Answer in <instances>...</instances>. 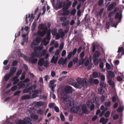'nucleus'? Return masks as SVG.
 <instances>
[{"instance_id":"nucleus-1","label":"nucleus","mask_w":124,"mask_h":124,"mask_svg":"<svg viewBox=\"0 0 124 124\" xmlns=\"http://www.w3.org/2000/svg\"><path fill=\"white\" fill-rule=\"evenodd\" d=\"M42 30V31H38L37 32V34H35V35H37L40 37H43L47 33V31H48L47 27L46 26L44 27Z\"/></svg>"},{"instance_id":"nucleus-2","label":"nucleus","mask_w":124,"mask_h":124,"mask_svg":"<svg viewBox=\"0 0 124 124\" xmlns=\"http://www.w3.org/2000/svg\"><path fill=\"white\" fill-rule=\"evenodd\" d=\"M80 81H79V83L81 84V86H85L87 85L89 83L88 81L87 80L86 78H84L83 79L80 78Z\"/></svg>"},{"instance_id":"nucleus-3","label":"nucleus","mask_w":124,"mask_h":124,"mask_svg":"<svg viewBox=\"0 0 124 124\" xmlns=\"http://www.w3.org/2000/svg\"><path fill=\"white\" fill-rule=\"evenodd\" d=\"M70 111L73 113H77L78 112H80V111L81 108L79 106H77L76 107H74L71 108Z\"/></svg>"},{"instance_id":"nucleus-4","label":"nucleus","mask_w":124,"mask_h":124,"mask_svg":"<svg viewBox=\"0 0 124 124\" xmlns=\"http://www.w3.org/2000/svg\"><path fill=\"white\" fill-rule=\"evenodd\" d=\"M64 91L67 93H71L73 92V88L71 86L67 85L65 87Z\"/></svg>"},{"instance_id":"nucleus-5","label":"nucleus","mask_w":124,"mask_h":124,"mask_svg":"<svg viewBox=\"0 0 124 124\" xmlns=\"http://www.w3.org/2000/svg\"><path fill=\"white\" fill-rule=\"evenodd\" d=\"M42 39L40 37H37L35 40L33 41L32 44L36 46L38 45L39 44Z\"/></svg>"},{"instance_id":"nucleus-6","label":"nucleus","mask_w":124,"mask_h":124,"mask_svg":"<svg viewBox=\"0 0 124 124\" xmlns=\"http://www.w3.org/2000/svg\"><path fill=\"white\" fill-rule=\"evenodd\" d=\"M17 85L18 86V88L19 89L25 88V84L23 82V81H21L18 83Z\"/></svg>"},{"instance_id":"nucleus-7","label":"nucleus","mask_w":124,"mask_h":124,"mask_svg":"<svg viewBox=\"0 0 124 124\" xmlns=\"http://www.w3.org/2000/svg\"><path fill=\"white\" fill-rule=\"evenodd\" d=\"M80 78H78L77 79V82H75L73 83L72 85L75 87L76 88H78L81 86V84L79 83V81H80Z\"/></svg>"},{"instance_id":"nucleus-8","label":"nucleus","mask_w":124,"mask_h":124,"mask_svg":"<svg viewBox=\"0 0 124 124\" xmlns=\"http://www.w3.org/2000/svg\"><path fill=\"white\" fill-rule=\"evenodd\" d=\"M108 74L107 76V78L108 79H112L115 76V74L114 72L111 71H108Z\"/></svg>"},{"instance_id":"nucleus-9","label":"nucleus","mask_w":124,"mask_h":124,"mask_svg":"<svg viewBox=\"0 0 124 124\" xmlns=\"http://www.w3.org/2000/svg\"><path fill=\"white\" fill-rule=\"evenodd\" d=\"M57 4L58 6V7L57 8L56 7L54 8H54H65V6L66 3L64 2H62V1H60L58 3H57Z\"/></svg>"},{"instance_id":"nucleus-10","label":"nucleus","mask_w":124,"mask_h":124,"mask_svg":"<svg viewBox=\"0 0 124 124\" xmlns=\"http://www.w3.org/2000/svg\"><path fill=\"white\" fill-rule=\"evenodd\" d=\"M81 110L83 113L86 114L88 112V110L86 108V105L85 104H83L81 106Z\"/></svg>"},{"instance_id":"nucleus-11","label":"nucleus","mask_w":124,"mask_h":124,"mask_svg":"<svg viewBox=\"0 0 124 124\" xmlns=\"http://www.w3.org/2000/svg\"><path fill=\"white\" fill-rule=\"evenodd\" d=\"M16 68L14 67H12L10 69V72L9 74L10 75L12 76L16 72Z\"/></svg>"},{"instance_id":"nucleus-12","label":"nucleus","mask_w":124,"mask_h":124,"mask_svg":"<svg viewBox=\"0 0 124 124\" xmlns=\"http://www.w3.org/2000/svg\"><path fill=\"white\" fill-rule=\"evenodd\" d=\"M63 12L62 13V15L63 16H68L69 14V12L68 9L69 8H62Z\"/></svg>"},{"instance_id":"nucleus-13","label":"nucleus","mask_w":124,"mask_h":124,"mask_svg":"<svg viewBox=\"0 0 124 124\" xmlns=\"http://www.w3.org/2000/svg\"><path fill=\"white\" fill-rule=\"evenodd\" d=\"M44 60L43 58H41L38 61V65L40 66H42L44 64Z\"/></svg>"},{"instance_id":"nucleus-14","label":"nucleus","mask_w":124,"mask_h":124,"mask_svg":"<svg viewBox=\"0 0 124 124\" xmlns=\"http://www.w3.org/2000/svg\"><path fill=\"white\" fill-rule=\"evenodd\" d=\"M101 75V74L100 73H98L97 72H93L92 76L93 78H96L98 77H100Z\"/></svg>"},{"instance_id":"nucleus-15","label":"nucleus","mask_w":124,"mask_h":124,"mask_svg":"<svg viewBox=\"0 0 124 124\" xmlns=\"http://www.w3.org/2000/svg\"><path fill=\"white\" fill-rule=\"evenodd\" d=\"M56 81V80L55 79L50 80L49 82V87L56 86V85H54V83H55Z\"/></svg>"},{"instance_id":"nucleus-16","label":"nucleus","mask_w":124,"mask_h":124,"mask_svg":"<svg viewBox=\"0 0 124 124\" xmlns=\"http://www.w3.org/2000/svg\"><path fill=\"white\" fill-rule=\"evenodd\" d=\"M58 56L55 57L54 56H53L51 59V62H53L54 64H55L58 60Z\"/></svg>"},{"instance_id":"nucleus-17","label":"nucleus","mask_w":124,"mask_h":124,"mask_svg":"<svg viewBox=\"0 0 124 124\" xmlns=\"http://www.w3.org/2000/svg\"><path fill=\"white\" fill-rule=\"evenodd\" d=\"M33 58H30L29 59V61L31 62L32 64H35L36 63L38 60L37 59L35 58L33 59Z\"/></svg>"},{"instance_id":"nucleus-18","label":"nucleus","mask_w":124,"mask_h":124,"mask_svg":"<svg viewBox=\"0 0 124 124\" xmlns=\"http://www.w3.org/2000/svg\"><path fill=\"white\" fill-rule=\"evenodd\" d=\"M100 55L101 53L100 52L98 51H96L93 55V58H98L100 56Z\"/></svg>"},{"instance_id":"nucleus-19","label":"nucleus","mask_w":124,"mask_h":124,"mask_svg":"<svg viewBox=\"0 0 124 124\" xmlns=\"http://www.w3.org/2000/svg\"><path fill=\"white\" fill-rule=\"evenodd\" d=\"M34 53H32L31 54V58H34L37 56L39 57V53H37L36 51H34Z\"/></svg>"},{"instance_id":"nucleus-20","label":"nucleus","mask_w":124,"mask_h":124,"mask_svg":"<svg viewBox=\"0 0 124 124\" xmlns=\"http://www.w3.org/2000/svg\"><path fill=\"white\" fill-rule=\"evenodd\" d=\"M32 90V88L31 87H30L29 88H26L24 89L23 91V93H29L30 91Z\"/></svg>"},{"instance_id":"nucleus-21","label":"nucleus","mask_w":124,"mask_h":124,"mask_svg":"<svg viewBox=\"0 0 124 124\" xmlns=\"http://www.w3.org/2000/svg\"><path fill=\"white\" fill-rule=\"evenodd\" d=\"M43 49V46H39L34 47V51H35L37 52L38 50L40 51L42 50Z\"/></svg>"},{"instance_id":"nucleus-22","label":"nucleus","mask_w":124,"mask_h":124,"mask_svg":"<svg viewBox=\"0 0 124 124\" xmlns=\"http://www.w3.org/2000/svg\"><path fill=\"white\" fill-rule=\"evenodd\" d=\"M122 17V15L121 14H120V15L118 13H116V14L115 16V19H116L118 18H119V19L120 20H121Z\"/></svg>"},{"instance_id":"nucleus-23","label":"nucleus","mask_w":124,"mask_h":124,"mask_svg":"<svg viewBox=\"0 0 124 124\" xmlns=\"http://www.w3.org/2000/svg\"><path fill=\"white\" fill-rule=\"evenodd\" d=\"M58 32L59 34H60L61 35V38L65 36L64 33L62 29L61 28L59 30Z\"/></svg>"},{"instance_id":"nucleus-24","label":"nucleus","mask_w":124,"mask_h":124,"mask_svg":"<svg viewBox=\"0 0 124 124\" xmlns=\"http://www.w3.org/2000/svg\"><path fill=\"white\" fill-rule=\"evenodd\" d=\"M51 36V31L50 29H49L48 31H47V34L46 36V37L47 39L48 40H49L50 39Z\"/></svg>"},{"instance_id":"nucleus-25","label":"nucleus","mask_w":124,"mask_h":124,"mask_svg":"<svg viewBox=\"0 0 124 124\" xmlns=\"http://www.w3.org/2000/svg\"><path fill=\"white\" fill-rule=\"evenodd\" d=\"M46 52V50L45 49H44L42 52L39 53V57H41L45 55Z\"/></svg>"},{"instance_id":"nucleus-26","label":"nucleus","mask_w":124,"mask_h":124,"mask_svg":"<svg viewBox=\"0 0 124 124\" xmlns=\"http://www.w3.org/2000/svg\"><path fill=\"white\" fill-rule=\"evenodd\" d=\"M31 98V95H26L23 96L22 98V100H25L26 99H29Z\"/></svg>"},{"instance_id":"nucleus-27","label":"nucleus","mask_w":124,"mask_h":124,"mask_svg":"<svg viewBox=\"0 0 124 124\" xmlns=\"http://www.w3.org/2000/svg\"><path fill=\"white\" fill-rule=\"evenodd\" d=\"M93 61L94 62V64L95 65H98L99 62V60L98 59H97V58H93Z\"/></svg>"},{"instance_id":"nucleus-28","label":"nucleus","mask_w":124,"mask_h":124,"mask_svg":"<svg viewBox=\"0 0 124 124\" xmlns=\"http://www.w3.org/2000/svg\"><path fill=\"white\" fill-rule=\"evenodd\" d=\"M70 23V21L67 20L64 22L62 23V25L63 26H66L69 25Z\"/></svg>"},{"instance_id":"nucleus-29","label":"nucleus","mask_w":124,"mask_h":124,"mask_svg":"<svg viewBox=\"0 0 124 124\" xmlns=\"http://www.w3.org/2000/svg\"><path fill=\"white\" fill-rule=\"evenodd\" d=\"M28 121L27 120H26L25 121L23 120H20L18 122V124H27V123H28Z\"/></svg>"},{"instance_id":"nucleus-30","label":"nucleus","mask_w":124,"mask_h":124,"mask_svg":"<svg viewBox=\"0 0 124 124\" xmlns=\"http://www.w3.org/2000/svg\"><path fill=\"white\" fill-rule=\"evenodd\" d=\"M117 8H115V9L113 11L110 12L108 15V17H111L112 16H113L116 13V9Z\"/></svg>"},{"instance_id":"nucleus-31","label":"nucleus","mask_w":124,"mask_h":124,"mask_svg":"<svg viewBox=\"0 0 124 124\" xmlns=\"http://www.w3.org/2000/svg\"><path fill=\"white\" fill-rule=\"evenodd\" d=\"M12 76L11 75H10L9 74L8 75H5L4 77L5 80L6 81H8L10 78Z\"/></svg>"},{"instance_id":"nucleus-32","label":"nucleus","mask_w":124,"mask_h":124,"mask_svg":"<svg viewBox=\"0 0 124 124\" xmlns=\"http://www.w3.org/2000/svg\"><path fill=\"white\" fill-rule=\"evenodd\" d=\"M33 92H34L37 95V94L41 93V91L40 90H34L32 91L31 92H30L29 93L30 94H31Z\"/></svg>"},{"instance_id":"nucleus-33","label":"nucleus","mask_w":124,"mask_h":124,"mask_svg":"<svg viewBox=\"0 0 124 124\" xmlns=\"http://www.w3.org/2000/svg\"><path fill=\"white\" fill-rule=\"evenodd\" d=\"M100 85L101 88H105L106 86V84L103 81L100 82Z\"/></svg>"},{"instance_id":"nucleus-34","label":"nucleus","mask_w":124,"mask_h":124,"mask_svg":"<svg viewBox=\"0 0 124 124\" xmlns=\"http://www.w3.org/2000/svg\"><path fill=\"white\" fill-rule=\"evenodd\" d=\"M109 79L108 80V82L109 85L112 87L114 86V83L113 81H112L111 79Z\"/></svg>"},{"instance_id":"nucleus-35","label":"nucleus","mask_w":124,"mask_h":124,"mask_svg":"<svg viewBox=\"0 0 124 124\" xmlns=\"http://www.w3.org/2000/svg\"><path fill=\"white\" fill-rule=\"evenodd\" d=\"M98 92L99 94H102L104 93V90L103 88L100 87L98 89Z\"/></svg>"},{"instance_id":"nucleus-36","label":"nucleus","mask_w":124,"mask_h":124,"mask_svg":"<svg viewBox=\"0 0 124 124\" xmlns=\"http://www.w3.org/2000/svg\"><path fill=\"white\" fill-rule=\"evenodd\" d=\"M51 33L52 34L54 35L55 36L56 34L57 33V30L55 28H54L52 29L51 30Z\"/></svg>"},{"instance_id":"nucleus-37","label":"nucleus","mask_w":124,"mask_h":124,"mask_svg":"<svg viewBox=\"0 0 124 124\" xmlns=\"http://www.w3.org/2000/svg\"><path fill=\"white\" fill-rule=\"evenodd\" d=\"M98 100V98L97 96H95L93 98V102L94 103L97 104Z\"/></svg>"},{"instance_id":"nucleus-38","label":"nucleus","mask_w":124,"mask_h":124,"mask_svg":"<svg viewBox=\"0 0 124 124\" xmlns=\"http://www.w3.org/2000/svg\"><path fill=\"white\" fill-rule=\"evenodd\" d=\"M65 4V8H69L71 5L72 2L70 1H68Z\"/></svg>"},{"instance_id":"nucleus-39","label":"nucleus","mask_w":124,"mask_h":124,"mask_svg":"<svg viewBox=\"0 0 124 124\" xmlns=\"http://www.w3.org/2000/svg\"><path fill=\"white\" fill-rule=\"evenodd\" d=\"M111 102L110 101L108 102H105L104 103V105L106 107H109L110 106Z\"/></svg>"},{"instance_id":"nucleus-40","label":"nucleus","mask_w":124,"mask_h":124,"mask_svg":"<svg viewBox=\"0 0 124 124\" xmlns=\"http://www.w3.org/2000/svg\"><path fill=\"white\" fill-rule=\"evenodd\" d=\"M67 19L66 16H62L60 18V20L62 22H64Z\"/></svg>"},{"instance_id":"nucleus-41","label":"nucleus","mask_w":124,"mask_h":124,"mask_svg":"<svg viewBox=\"0 0 124 124\" xmlns=\"http://www.w3.org/2000/svg\"><path fill=\"white\" fill-rule=\"evenodd\" d=\"M44 27V25L43 24L41 23L38 26V29L40 30H42L43 29Z\"/></svg>"},{"instance_id":"nucleus-42","label":"nucleus","mask_w":124,"mask_h":124,"mask_svg":"<svg viewBox=\"0 0 124 124\" xmlns=\"http://www.w3.org/2000/svg\"><path fill=\"white\" fill-rule=\"evenodd\" d=\"M60 116L61 121H64L65 120V118L64 116L62 114V113H61L60 114Z\"/></svg>"},{"instance_id":"nucleus-43","label":"nucleus","mask_w":124,"mask_h":124,"mask_svg":"<svg viewBox=\"0 0 124 124\" xmlns=\"http://www.w3.org/2000/svg\"><path fill=\"white\" fill-rule=\"evenodd\" d=\"M64 60V58L63 57H61V58L60 59L58 62V63L59 65H61L62 64L63 60Z\"/></svg>"},{"instance_id":"nucleus-44","label":"nucleus","mask_w":124,"mask_h":124,"mask_svg":"<svg viewBox=\"0 0 124 124\" xmlns=\"http://www.w3.org/2000/svg\"><path fill=\"white\" fill-rule=\"evenodd\" d=\"M79 65H80L83 64L84 62V60L83 59H81L79 60Z\"/></svg>"},{"instance_id":"nucleus-45","label":"nucleus","mask_w":124,"mask_h":124,"mask_svg":"<svg viewBox=\"0 0 124 124\" xmlns=\"http://www.w3.org/2000/svg\"><path fill=\"white\" fill-rule=\"evenodd\" d=\"M44 66L45 67H47L49 65V62L48 61H46L44 63Z\"/></svg>"},{"instance_id":"nucleus-46","label":"nucleus","mask_w":124,"mask_h":124,"mask_svg":"<svg viewBox=\"0 0 124 124\" xmlns=\"http://www.w3.org/2000/svg\"><path fill=\"white\" fill-rule=\"evenodd\" d=\"M55 35V39L56 40H58L60 38H61V35H60L59 33H57Z\"/></svg>"},{"instance_id":"nucleus-47","label":"nucleus","mask_w":124,"mask_h":124,"mask_svg":"<svg viewBox=\"0 0 124 124\" xmlns=\"http://www.w3.org/2000/svg\"><path fill=\"white\" fill-rule=\"evenodd\" d=\"M17 64V61L16 60H15L13 61L12 65L13 66H16Z\"/></svg>"},{"instance_id":"nucleus-48","label":"nucleus","mask_w":124,"mask_h":124,"mask_svg":"<svg viewBox=\"0 0 124 124\" xmlns=\"http://www.w3.org/2000/svg\"><path fill=\"white\" fill-rule=\"evenodd\" d=\"M124 110V108L120 107H119L117 109V111L118 112H122Z\"/></svg>"},{"instance_id":"nucleus-49","label":"nucleus","mask_w":124,"mask_h":124,"mask_svg":"<svg viewBox=\"0 0 124 124\" xmlns=\"http://www.w3.org/2000/svg\"><path fill=\"white\" fill-rule=\"evenodd\" d=\"M92 102L91 101L89 100L87 101L86 103L87 106L88 107H89L91 106V104H92Z\"/></svg>"},{"instance_id":"nucleus-50","label":"nucleus","mask_w":124,"mask_h":124,"mask_svg":"<svg viewBox=\"0 0 124 124\" xmlns=\"http://www.w3.org/2000/svg\"><path fill=\"white\" fill-rule=\"evenodd\" d=\"M17 87L16 85H14L12 87L11 89V91H14L16 90L17 89Z\"/></svg>"},{"instance_id":"nucleus-51","label":"nucleus","mask_w":124,"mask_h":124,"mask_svg":"<svg viewBox=\"0 0 124 124\" xmlns=\"http://www.w3.org/2000/svg\"><path fill=\"white\" fill-rule=\"evenodd\" d=\"M76 12V10L75 9H73L70 12L71 15L73 16H74Z\"/></svg>"},{"instance_id":"nucleus-52","label":"nucleus","mask_w":124,"mask_h":124,"mask_svg":"<svg viewBox=\"0 0 124 124\" xmlns=\"http://www.w3.org/2000/svg\"><path fill=\"white\" fill-rule=\"evenodd\" d=\"M105 99V97L103 95H102L100 97V100L102 102L104 101Z\"/></svg>"},{"instance_id":"nucleus-53","label":"nucleus","mask_w":124,"mask_h":124,"mask_svg":"<svg viewBox=\"0 0 124 124\" xmlns=\"http://www.w3.org/2000/svg\"><path fill=\"white\" fill-rule=\"evenodd\" d=\"M36 24L34 23H33L31 27V30L32 31H33L35 30L36 27Z\"/></svg>"},{"instance_id":"nucleus-54","label":"nucleus","mask_w":124,"mask_h":124,"mask_svg":"<svg viewBox=\"0 0 124 124\" xmlns=\"http://www.w3.org/2000/svg\"><path fill=\"white\" fill-rule=\"evenodd\" d=\"M123 50V47H119L117 53H119L122 52Z\"/></svg>"},{"instance_id":"nucleus-55","label":"nucleus","mask_w":124,"mask_h":124,"mask_svg":"<svg viewBox=\"0 0 124 124\" xmlns=\"http://www.w3.org/2000/svg\"><path fill=\"white\" fill-rule=\"evenodd\" d=\"M110 114V113L109 111H107L104 115L107 118L108 117Z\"/></svg>"},{"instance_id":"nucleus-56","label":"nucleus","mask_w":124,"mask_h":124,"mask_svg":"<svg viewBox=\"0 0 124 124\" xmlns=\"http://www.w3.org/2000/svg\"><path fill=\"white\" fill-rule=\"evenodd\" d=\"M37 113L38 114L42 115L43 114V112L41 109H39L37 110Z\"/></svg>"},{"instance_id":"nucleus-57","label":"nucleus","mask_w":124,"mask_h":124,"mask_svg":"<svg viewBox=\"0 0 124 124\" xmlns=\"http://www.w3.org/2000/svg\"><path fill=\"white\" fill-rule=\"evenodd\" d=\"M20 57H21L26 60V58H27V56L24 55L23 53H21L20 55Z\"/></svg>"},{"instance_id":"nucleus-58","label":"nucleus","mask_w":124,"mask_h":124,"mask_svg":"<svg viewBox=\"0 0 124 124\" xmlns=\"http://www.w3.org/2000/svg\"><path fill=\"white\" fill-rule=\"evenodd\" d=\"M94 84L96 85L98 84L99 83V81L98 79H97L93 80Z\"/></svg>"},{"instance_id":"nucleus-59","label":"nucleus","mask_w":124,"mask_h":124,"mask_svg":"<svg viewBox=\"0 0 124 124\" xmlns=\"http://www.w3.org/2000/svg\"><path fill=\"white\" fill-rule=\"evenodd\" d=\"M67 61V58H65L63 60L62 63V65L63 66L66 63Z\"/></svg>"},{"instance_id":"nucleus-60","label":"nucleus","mask_w":124,"mask_h":124,"mask_svg":"<svg viewBox=\"0 0 124 124\" xmlns=\"http://www.w3.org/2000/svg\"><path fill=\"white\" fill-rule=\"evenodd\" d=\"M73 65V63L72 62H69L68 66V68H70Z\"/></svg>"},{"instance_id":"nucleus-61","label":"nucleus","mask_w":124,"mask_h":124,"mask_svg":"<svg viewBox=\"0 0 124 124\" xmlns=\"http://www.w3.org/2000/svg\"><path fill=\"white\" fill-rule=\"evenodd\" d=\"M119 116L117 114H116L113 117V119L114 120H116L118 118Z\"/></svg>"},{"instance_id":"nucleus-62","label":"nucleus","mask_w":124,"mask_h":124,"mask_svg":"<svg viewBox=\"0 0 124 124\" xmlns=\"http://www.w3.org/2000/svg\"><path fill=\"white\" fill-rule=\"evenodd\" d=\"M106 67L108 70H110V65L108 63H107L106 64Z\"/></svg>"},{"instance_id":"nucleus-63","label":"nucleus","mask_w":124,"mask_h":124,"mask_svg":"<svg viewBox=\"0 0 124 124\" xmlns=\"http://www.w3.org/2000/svg\"><path fill=\"white\" fill-rule=\"evenodd\" d=\"M90 107V110L92 111L94 108L95 105L94 104H92L91 105Z\"/></svg>"},{"instance_id":"nucleus-64","label":"nucleus","mask_w":124,"mask_h":124,"mask_svg":"<svg viewBox=\"0 0 124 124\" xmlns=\"http://www.w3.org/2000/svg\"><path fill=\"white\" fill-rule=\"evenodd\" d=\"M37 105L39 106H41L43 105V104L41 101H38L37 102Z\"/></svg>"}]
</instances>
